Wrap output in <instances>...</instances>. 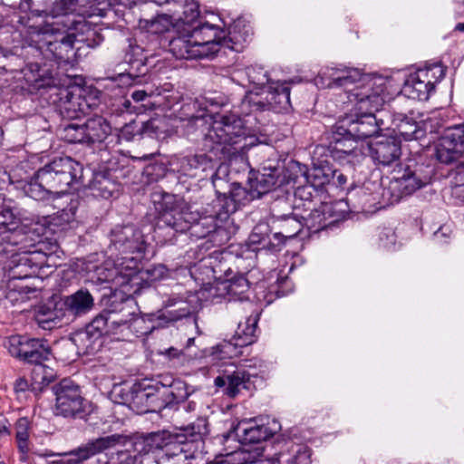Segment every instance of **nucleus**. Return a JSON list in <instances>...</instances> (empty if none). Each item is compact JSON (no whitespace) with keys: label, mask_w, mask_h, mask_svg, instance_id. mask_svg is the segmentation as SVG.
Returning <instances> with one entry per match:
<instances>
[{"label":"nucleus","mask_w":464,"mask_h":464,"mask_svg":"<svg viewBox=\"0 0 464 464\" xmlns=\"http://www.w3.org/2000/svg\"><path fill=\"white\" fill-rule=\"evenodd\" d=\"M0 54L5 55L4 48L0 45Z\"/></svg>","instance_id":"774afa93"},{"label":"nucleus","mask_w":464,"mask_h":464,"mask_svg":"<svg viewBox=\"0 0 464 464\" xmlns=\"http://www.w3.org/2000/svg\"><path fill=\"white\" fill-rule=\"evenodd\" d=\"M246 138V128L242 119L234 112L215 116L210 128L206 133V143L212 142L216 146H209L211 151L217 150L225 154L230 153L227 146L241 143ZM208 146V144H206Z\"/></svg>","instance_id":"39448f33"},{"label":"nucleus","mask_w":464,"mask_h":464,"mask_svg":"<svg viewBox=\"0 0 464 464\" xmlns=\"http://www.w3.org/2000/svg\"><path fill=\"white\" fill-rule=\"evenodd\" d=\"M179 171L188 177L197 176V170H214L217 166V160L207 154H196L186 156L179 160Z\"/></svg>","instance_id":"a878e982"},{"label":"nucleus","mask_w":464,"mask_h":464,"mask_svg":"<svg viewBox=\"0 0 464 464\" xmlns=\"http://www.w3.org/2000/svg\"><path fill=\"white\" fill-rule=\"evenodd\" d=\"M309 187H303V188H298L295 192V195L296 197H300L301 198H304V194H306V189H308ZM309 197H311V192L308 191L307 192V196L305 197V199H308Z\"/></svg>","instance_id":"bf43d9fd"},{"label":"nucleus","mask_w":464,"mask_h":464,"mask_svg":"<svg viewBox=\"0 0 464 464\" xmlns=\"http://www.w3.org/2000/svg\"><path fill=\"white\" fill-rule=\"evenodd\" d=\"M446 69L440 63H432L419 68L406 79L401 93L409 99L427 101L435 85L445 76Z\"/></svg>","instance_id":"6e6552de"},{"label":"nucleus","mask_w":464,"mask_h":464,"mask_svg":"<svg viewBox=\"0 0 464 464\" xmlns=\"http://www.w3.org/2000/svg\"><path fill=\"white\" fill-rule=\"evenodd\" d=\"M35 292L26 282L8 280L5 298L12 304L24 303L29 298V294Z\"/></svg>","instance_id":"473e14b6"},{"label":"nucleus","mask_w":464,"mask_h":464,"mask_svg":"<svg viewBox=\"0 0 464 464\" xmlns=\"http://www.w3.org/2000/svg\"><path fill=\"white\" fill-rule=\"evenodd\" d=\"M4 201H5V195L2 192H0V206H2Z\"/></svg>","instance_id":"338daca9"},{"label":"nucleus","mask_w":464,"mask_h":464,"mask_svg":"<svg viewBox=\"0 0 464 464\" xmlns=\"http://www.w3.org/2000/svg\"><path fill=\"white\" fill-rule=\"evenodd\" d=\"M446 228L444 227H440L438 231L434 233V239L438 243H445L446 241L442 240V237L446 236L445 232Z\"/></svg>","instance_id":"13d9d810"},{"label":"nucleus","mask_w":464,"mask_h":464,"mask_svg":"<svg viewBox=\"0 0 464 464\" xmlns=\"http://www.w3.org/2000/svg\"><path fill=\"white\" fill-rule=\"evenodd\" d=\"M277 180L276 169H264L255 179H251L249 184L256 193L255 196L259 198L262 195L273 190L276 187Z\"/></svg>","instance_id":"2f4dec72"},{"label":"nucleus","mask_w":464,"mask_h":464,"mask_svg":"<svg viewBox=\"0 0 464 464\" xmlns=\"http://www.w3.org/2000/svg\"><path fill=\"white\" fill-rule=\"evenodd\" d=\"M266 101L274 110H286L290 106V88L285 82L269 86Z\"/></svg>","instance_id":"7c9ffc66"},{"label":"nucleus","mask_w":464,"mask_h":464,"mask_svg":"<svg viewBox=\"0 0 464 464\" xmlns=\"http://www.w3.org/2000/svg\"><path fill=\"white\" fill-rule=\"evenodd\" d=\"M14 430L15 444L20 454L19 459L24 463L27 462L31 450V421L25 417L19 418L14 425Z\"/></svg>","instance_id":"bb28decb"},{"label":"nucleus","mask_w":464,"mask_h":464,"mask_svg":"<svg viewBox=\"0 0 464 464\" xmlns=\"http://www.w3.org/2000/svg\"><path fill=\"white\" fill-rule=\"evenodd\" d=\"M249 81L257 86H264L269 82L267 72L260 66H250L246 69Z\"/></svg>","instance_id":"de8ad7c7"},{"label":"nucleus","mask_w":464,"mask_h":464,"mask_svg":"<svg viewBox=\"0 0 464 464\" xmlns=\"http://www.w3.org/2000/svg\"><path fill=\"white\" fill-rule=\"evenodd\" d=\"M116 264L115 273L111 281L119 287H126L138 277V260L135 257L124 256Z\"/></svg>","instance_id":"cd10ccee"},{"label":"nucleus","mask_w":464,"mask_h":464,"mask_svg":"<svg viewBox=\"0 0 464 464\" xmlns=\"http://www.w3.org/2000/svg\"><path fill=\"white\" fill-rule=\"evenodd\" d=\"M397 237L392 228L384 227L378 233V245L385 249L392 248L396 244Z\"/></svg>","instance_id":"8fccbe9b"},{"label":"nucleus","mask_w":464,"mask_h":464,"mask_svg":"<svg viewBox=\"0 0 464 464\" xmlns=\"http://www.w3.org/2000/svg\"><path fill=\"white\" fill-rule=\"evenodd\" d=\"M16 223H20V218L11 208L0 206V236L3 230L14 227Z\"/></svg>","instance_id":"49530a36"},{"label":"nucleus","mask_w":464,"mask_h":464,"mask_svg":"<svg viewBox=\"0 0 464 464\" xmlns=\"http://www.w3.org/2000/svg\"><path fill=\"white\" fill-rule=\"evenodd\" d=\"M125 442V437L120 434H111L89 440L77 449L62 454L63 459L56 460L54 464H82L92 457L113 449Z\"/></svg>","instance_id":"9b49d317"},{"label":"nucleus","mask_w":464,"mask_h":464,"mask_svg":"<svg viewBox=\"0 0 464 464\" xmlns=\"http://www.w3.org/2000/svg\"><path fill=\"white\" fill-rule=\"evenodd\" d=\"M254 189L250 187L249 189L243 188L240 185H234L233 188L230 191V196L232 197V200H234L237 207L245 206L250 201L258 198L255 196Z\"/></svg>","instance_id":"79ce46f5"},{"label":"nucleus","mask_w":464,"mask_h":464,"mask_svg":"<svg viewBox=\"0 0 464 464\" xmlns=\"http://www.w3.org/2000/svg\"><path fill=\"white\" fill-rule=\"evenodd\" d=\"M164 205L158 217L156 232L161 235L165 230H169L175 236L189 231L191 224L198 218L197 210L183 202L174 201L169 196L164 198Z\"/></svg>","instance_id":"0eeeda50"},{"label":"nucleus","mask_w":464,"mask_h":464,"mask_svg":"<svg viewBox=\"0 0 464 464\" xmlns=\"http://www.w3.org/2000/svg\"><path fill=\"white\" fill-rule=\"evenodd\" d=\"M314 156H325L339 162H353L362 155V150L358 147V140L353 136H348L345 131L340 130V122L333 134V140L329 146L318 145L314 150Z\"/></svg>","instance_id":"9d476101"},{"label":"nucleus","mask_w":464,"mask_h":464,"mask_svg":"<svg viewBox=\"0 0 464 464\" xmlns=\"http://www.w3.org/2000/svg\"><path fill=\"white\" fill-rule=\"evenodd\" d=\"M226 288L230 299L244 300L247 298L246 293L249 290V283L244 276L240 275L231 279Z\"/></svg>","instance_id":"58836bf2"},{"label":"nucleus","mask_w":464,"mask_h":464,"mask_svg":"<svg viewBox=\"0 0 464 464\" xmlns=\"http://www.w3.org/2000/svg\"><path fill=\"white\" fill-rule=\"evenodd\" d=\"M131 316L132 313L124 305L120 309L119 313L108 310L107 321L110 334H116L119 328H129Z\"/></svg>","instance_id":"c9c22d12"},{"label":"nucleus","mask_w":464,"mask_h":464,"mask_svg":"<svg viewBox=\"0 0 464 464\" xmlns=\"http://www.w3.org/2000/svg\"><path fill=\"white\" fill-rule=\"evenodd\" d=\"M68 30L71 32L60 40L47 42L44 51L47 57L60 63H70L75 56L73 44L76 41L84 42L90 47L98 46L103 41L102 36L92 29L84 19L72 22Z\"/></svg>","instance_id":"20e7f679"},{"label":"nucleus","mask_w":464,"mask_h":464,"mask_svg":"<svg viewBox=\"0 0 464 464\" xmlns=\"http://www.w3.org/2000/svg\"><path fill=\"white\" fill-rule=\"evenodd\" d=\"M52 93L56 95L53 102L57 104L61 113L71 119L79 118L85 113L87 102L81 95V90L75 86L53 88Z\"/></svg>","instance_id":"f3484780"},{"label":"nucleus","mask_w":464,"mask_h":464,"mask_svg":"<svg viewBox=\"0 0 464 464\" xmlns=\"http://www.w3.org/2000/svg\"><path fill=\"white\" fill-rule=\"evenodd\" d=\"M464 153V124L447 130L436 147V157L441 163L449 164Z\"/></svg>","instance_id":"dca6fc26"},{"label":"nucleus","mask_w":464,"mask_h":464,"mask_svg":"<svg viewBox=\"0 0 464 464\" xmlns=\"http://www.w3.org/2000/svg\"><path fill=\"white\" fill-rule=\"evenodd\" d=\"M214 383L217 387L224 388V394L235 398L243 391L252 393L264 384V379L249 370H237L231 374L216 377Z\"/></svg>","instance_id":"f8f14e48"},{"label":"nucleus","mask_w":464,"mask_h":464,"mask_svg":"<svg viewBox=\"0 0 464 464\" xmlns=\"http://www.w3.org/2000/svg\"><path fill=\"white\" fill-rule=\"evenodd\" d=\"M258 320L259 314L256 312L247 316L245 322H239L231 341H223L217 346L212 347L210 356L213 361H221L241 354L238 348L252 344L256 341Z\"/></svg>","instance_id":"1a4fd4ad"},{"label":"nucleus","mask_w":464,"mask_h":464,"mask_svg":"<svg viewBox=\"0 0 464 464\" xmlns=\"http://www.w3.org/2000/svg\"><path fill=\"white\" fill-rule=\"evenodd\" d=\"M156 390L165 396L167 404L184 401L189 394L187 384L171 375H162L156 383Z\"/></svg>","instance_id":"b1692460"},{"label":"nucleus","mask_w":464,"mask_h":464,"mask_svg":"<svg viewBox=\"0 0 464 464\" xmlns=\"http://www.w3.org/2000/svg\"><path fill=\"white\" fill-rule=\"evenodd\" d=\"M82 179V165L71 157H61L39 169L24 187V191L35 200H44L83 184Z\"/></svg>","instance_id":"f03ea898"},{"label":"nucleus","mask_w":464,"mask_h":464,"mask_svg":"<svg viewBox=\"0 0 464 464\" xmlns=\"http://www.w3.org/2000/svg\"><path fill=\"white\" fill-rule=\"evenodd\" d=\"M90 188L94 197L109 198L117 190V185L103 175H97L90 184Z\"/></svg>","instance_id":"e433bc0d"},{"label":"nucleus","mask_w":464,"mask_h":464,"mask_svg":"<svg viewBox=\"0 0 464 464\" xmlns=\"http://www.w3.org/2000/svg\"><path fill=\"white\" fill-rule=\"evenodd\" d=\"M10 434L9 429H8V421L5 418L1 417L0 418V438H2L4 435Z\"/></svg>","instance_id":"6e6d98bb"},{"label":"nucleus","mask_w":464,"mask_h":464,"mask_svg":"<svg viewBox=\"0 0 464 464\" xmlns=\"http://www.w3.org/2000/svg\"><path fill=\"white\" fill-rule=\"evenodd\" d=\"M16 223L14 227L3 230L0 236V244L4 246L3 254L31 252L37 253L41 248V242H36L32 237L30 231H24Z\"/></svg>","instance_id":"2eb2a0df"},{"label":"nucleus","mask_w":464,"mask_h":464,"mask_svg":"<svg viewBox=\"0 0 464 464\" xmlns=\"http://www.w3.org/2000/svg\"><path fill=\"white\" fill-rule=\"evenodd\" d=\"M87 144L101 143L110 135V123L102 116L89 118L84 123Z\"/></svg>","instance_id":"c85d7f7f"},{"label":"nucleus","mask_w":464,"mask_h":464,"mask_svg":"<svg viewBox=\"0 0 464 464\" xmlns=\"http://www.w3.org/2000/svg\"><path fill=\"white\" fill-rule=\"evenodd\" d=\"M5 347L12 356L35 365L34 379L36 382L48 385L53 381V370L44 364L52 356V350L47 340L16 334L7 339Z\"/></svg>","instance_id":"7ed1b4c3"},{"label":"nucleus","mask_w":464,"mask_h":464,"mask_svg":"<svg viewBox=\"0 0 464 464\" xmlns=\"http://www.w3.org/2000/svg\"><path fill=\"white\" fill-rule=\"evenodd\" d=\"M369 155L375 164L391 166L401 155V142L393 137H382L367 146Z\"/></svg>","instance_id":"a211bd4d"},{"label":"nucleus","mask_w":464,"mask_h":464,"mask_svg":"<svg viewBox=\"0 0 464 464\" xmlns=\"http://www.w3.org/2000/svg\"><path fill=\"white\" fill-rule=\"evenodd\" d=\"M105 11H106V7L103 6V7L98 8L97 13L95 11H93L92 14H90V15L97 14L100 16H103V15H105Z\"/></svg>","instance_id":"e2e57ef3"},{"label":"nucleus","mask_w":464,"mask_h":464,"mask_svg":"<svg viewBox=\"0 0 464 464\" xmlns=\"http://www.w3.org/2000/svg\"><path fill=\"white\" fill-rule=\"evenodd\" d=\"M430 177L422 173L420 167L407 166L401 175L395 178L392 183L393 188L401 190L402 195H411L429 184Z\"/></svg>","instance_id":"4be33fe9"},{"label":"nucleus","mask_w":464,"mask_h":464,"mask_svg":"<svg viewBox=\"0 0 464 464\" xmlns=\"http://www.w3.org/2000/svg\"><path fill=\"white\" fill-rule=\"evenodd\" d=\"M53 390L55 394V415L83 419L92 412L91 402L82 397L80 386L72 380H62Z\"/></svg>","instance_id":"423d86ee"},{"label":"nucleus","mask_w":464,"mask_h":464,"mask_svg":"<svg viewBox=\"0 0 464 464\" xmlns=\"http://www.w3.org/2000/svg\"><path fill=\"white\" fill-rule=\"evenodd\" d=\"M93 331L96 332L98 336L102 334H110L108 321H107V311H104L98 316H96L92 324L88 326L87 331L82 334L84 336H88L89 334H92Z\"/></svg>","instance_id":"c03bdc74"},{"label":"nucleus","mask_w":464,"mask_h":464,"mask_svg":"<svg viewBox=\"0 0 464 464\" xmlns=\"http://www.w3.org/2000/svg\"><path fill=\"white\" fill-rule=\"evenodd\" d=\"M253 30L250 24L238 19L230 25L227 36H225L224 32L220 29L217 42L219 43V48L224 46L236 52H241L245 44L251 40Z\"/></svg>","instance_id":"aec40b11"},{"label":"nucleus","mask_w":464,"mask_h":464,"mask_svg":"<svg viewBox=\"0 0 464 464\" xmlns=\"http://www.w3.org/2000/svg\"><path fill=\"white\" fill-rule=\"evenodd\" d=\"M93 331L96 332L98 336L102 334H110L108 321H107V311H104L98 316H96L92 324L88 326L87 331L82 334L84 336H88L89 334H92Z\"/></svg>","instance_id":"37998d69"},{"label":"nucleus","mask_w":464,"mask_h":464,"mask_svg":"<svg viewBox=\"0 0 464 464\" xmlns=\"http://www.w3.org/2000/svg\"><path fill=\"white\" fill-rule=\"evenodd\" d=\"M44 256L42 250L37 253H13L5 266L6 277L8 280L25 282L40 266Z\"/></svg>","instance_id":"ddd939ff"},{"label":"nucleus","mask_w":464,"mask_h":464,"mask_svg":"<svg viewBox=\"0 0 464 464\" xmlns=\"http://www.w3.org/2000/svg\"><path fill=\"white\" fill-rule=\"evenodd\" d=\"M303 225L295 217L287 216L283 219L282 230L273 234L276 244H271L269 251L277 252L285 243V238H292L302 231Z\"/></svg>","instance_id":"c756f323"},{"label":"nucleus","mask_w":464,"mask_h":464,"mask_svg":"<svg viewBox=\"0 0 464 464\" xmlns=\"http://www.w3.org/2000/svg\"><path fill=\"white\" fill-rule=\"evenodd\" d=\"M242 105L243 106H246V105L253 106V107H255V110H263V108L265 107V104L262 102H260V101L252 102L251 99L248 98L247 96L245 97V99L243 100Z\"/></svg>","instance_id":"3c124183"},{"label":"nucleus","mask_w":464,"mask_h":464,"mask_svg":"<svg viewBox=\"0 0 464 464\" xmlns=\"http://www.w3.org/2000/svg\"><path fill=\"white\" fill-rule=\"evenodd\" d=\"M147 96L148 93L144 90H137L131 93V98L137 102L144 101Z\"/></svg>","instance_id":"5fc2aeb1"},{"label":"nucleus","mask_w":464,"mask_h":464,"mask_svg":"<svg viewBox=\"0 0 464 464\" xmlns=\"http://www.w3.org/2000/svg\"><path fill=\"white\" fill-rule=\"evenodd\" d=\"M394 124L397 134L405 140H418L423 136V130L411 118L403 116L396 119Z\"/></svg>","instance_id":"f704fd0d"},{"label":"nucleus","mask_w":464,"mask_h":464,"mask_svg":"<svg viewBox=\"0 0 464 464\" xmlns=\"http://www.w3.org/2000/svg\"><path fill=\"white\" fill-rule=\"evenodd\" d=\"M249 242L251 245H260L261 248L269 250L271 244H276V241L263 235L262 227L260 226L255 227L249 236Z\"/></svg>","instance_id":"09e8293b"},{"label":"nucleus","mask_w":464,"mask_h":464,"mask_svg":"<svg viewBox=\"0 0 464 464\" xmlns=\"http://www.w3.org/2000/svg\"><path fill=\"white\" fill-rule=\"evenodd\" d=\"M325 74L331 79L330 88H343L347 102L354 107L356 118L340 121V130L357 140L379 132L384 122L377 119L378 111L385 102V86L382 79L363 75L355 68H331Z\"/></svg>","instance_id":"f257e3e1"},{"label":"nucleus","mask_w":464,"mask_h":464,"mask_svg":"<svg viewBox=\"0 0 464 464\" xmlns=\"http://www.w3.org/2000/svg\"><path fill=\"white\" fill-rule=\"evenodd\" d=\"M305 225L309 229L317 232L327 227L324 214L319 210L311 211L306 218H304Z\"/></svg>","instance_id":"a18cd8bd"},{"label":"nucleus","mask_w":464,"mask_h":464,"mask_svg":"<svg viewBox=\"0 0 464 464\" xmlns=\"http://www.w3.org/2000/svg\"><path fill=\"white\" fill-rule=\"evenodd\" d=\"M455 30L464 33V23L458 24L455 27Z\"/></svg>","instance_id":"0e129e2a"},{"label":"nucleus","mask_w":464,"mask_h":464,"mask_svg":"<svg viewBox=\"0 0 464 464\" xmlns=\"http://www.w3.org/2000/svg\"><path fill=\"white\" fill-rule=\"evenodd\" d=\"M29 387L27 381L24 378H20L14 382L15 392H25Z\"/></svg>","instance_id":"603ef678"},{"label":"nucleus","mask_w":464,"mask_h":464,"mask_svg":"<svg viewBox=\"0 0 464 464\" xmlns=\"http://www.w3.org/2000/svg\"><path fill=\"white\" fill-rule=\"evenodd\" d=\"M93 305L94 299L90 292L85 289H80L74 294L58 300V310L63 311L67 322L87 314L92 309Z\"/></svg>","instance_id":"6ab92c4d"},{"label":"nucleus","mask_w":464,"mask_h":464,"mask_svg":"<svg viewBox=\"0 0 464 464\" xmlns=\"http://www.w3.org/2000/svg\"><path fill=\"white\" fill-rule=\"evenodd\" d=\"M237 432L243 443L251 444L266 440L276 430L265 424H257L255 420H242L237 427Z\"/></svg>","instance_id":"393cba45"},{"label":"nucleus","mask_w":464,"mask_h":464,"mask_svg":"<svg viewBox=\"0 0 464 464\" xmlns=\"http://www.w3.org/2000/svg\"><path fill=\"white\" fill-rule=\"evenodd\" d=\"M61 137L69 143H87V137L83 124H68L63 129Z\"/></svg>","instance_id":"ea45409f"},{"label":"nucleus","mask_w":464,"mask_h":464,"mask_svg":"<svg viewBox=\"0 0 464 464\" xmlns=\"http://www.w3.org/2000/svg\"><path fill=\"white\" fill-rule=\"evenodd\" d=\"M78 10L77 0H56L49 11L53 17L65 16L76 13Z\"/></svg>","instance_id":"a19ab883"},{"label":"nucleus","mask_w":464,"mask_h":464,"mask_svg":"<svg viewBox=\"0 0 464 464\" xmlns=\"http://www.w3.org/2000/svg\"><path fill=\"white\" fill-rule=\"evenodd\" d=\"M336 169L330 165L325 156L314 155V167L306 175L307 182L315 189H321L334 180Z\"/></svg>","instance_id":"5701e85b"},{"label":"nucleus","mask_w":464,"mask_h":464,"mask_svg":"<svg viewBox=\"0 0 464 464\" xmlns=\"http://www.w3.org/2000/svg\"><path fill=\"white\" fill-rule=\"evenodd\" d=\"M451 195L464 201V185H457L451 190Z\"/></svg>","instance_id":"864d4df0"},{"label":"nucleus","mask_w":464,"mask_h":464,"mask_svg":"<svg viewBox=\"0 0 464 464\" xmlns=\"http://www.w3.org/2000/svg\"><path fill=\"white\" fill-rule=\"evenodd\" d=\"M336 179V184L339 186L344 185L347 181V178L343 173L339 172L338 170H336V175H335L334 179Z\"/></svg>","instance_id":"680f3d73"},{"label":"nucleus","mask_w":464,"mask_h":464,"mask_svg":"<svg viewBox=\"0 0 464 464\" xmlns=\"http://www.w3.org/2000/svg\"><path fill=\"white\" fill-rule=\"evenodd\" d=\"M63 319L66 320V315L63 311L58 310V301L53 309L40 307L35 314V320L43 329H52Z\"/></svg>","instance_id":"72a5a7b5"},{"label":"nucleus","mask_w":464,"mask_h":464,"mask_svg":"<svg viewBox=\"0 0 464 464\" xmlns=\"http://www.w3.org/2000/svg\"><path fill=\"white\" fill-rule=\"evenodd\" d=\"M208 208H210L213 212H216L219 219H222L224 216L236 212L237 208H239L237 203L232 200L230 194L218 195L208 204Z\"/></svg>","instance_id":"4c0bfd02"},{"label":"nucleus","mask_w":464,"mask_h":464,"mask_svg":"<svg viewBox=\"0 0 464 464\" xmlns=\"http://www.w3.org/2000/svg\"><path fill=\"white\" fill-rule=\"evenodd\" d=\"M157 24H158L157 20H154V19H151L150 21L146 20L145 24L141 25V26L152 33H158L159 30H158V28H156Z\"/></svg>","instance_id":"4d7b16f0"},{"label":"nucleus","mask_w":464,"mask_h":464,"mask_svg":"<svg viewBox=\"0 0 464 464\" xmlns=\"http://www.w3.org/2000/svg\"><path fill=\"white\" fill-rule=\"evenodd\" d=\"M197 217L198 218L189 227L192 237L202 238L210 236L211 239H214L216 236L227 235V230L218 225L219 218L210 208H206L203 213L197 210Z\"/></svg>","instance_id":"412c9836"},{"label":"nucleus","mask_w":464,"mask_h":464,"mask_svg":"<svg viewBox=\"0 0 464 464\" xmlns=\"http://www.w3.org/2000/svg\"><path fill=\"white\" fill-rule=\"evenodd\" d=\"M110 248L121 254L142 253L145 241L141 231L134 226H116L110 234Z\"/></svg>","instance_id":"4468645a"},{"label":"nucleus","mask_w":464,"mask_h":464,"mask_svg":"<svg viewBox=\"0 0 464 464\" xmlns=\"http://www.w3.org/2000/svg\"><path fill=\"white\" fill-rule=\"evenodd\" d=\"M298 449L295 450V455H294L291 459H286L285 461L288 464H299L298 459L301 455V448L297 447Z\"/></svg>","instance_id":"052dcab7"},{"label":"nucleus","mask_w":464,"mask_h":464,"mask_svg":"<svg viewBox=\"0 0 464 464\" xmlns=\"http://www.w3.org/2000/svg\"><path fill=\"white\" fill-rule=\"evenodd\" d=\"M59 31H60V29H58V28H54V27H53V26H52L51 28H49V29H46V30H45V32H51L52 34H56V33H58Z\"/></svg>","instance_id":"69168bd1"}]
</instances>
